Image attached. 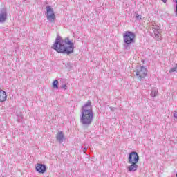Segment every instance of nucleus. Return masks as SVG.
<instances>
[{
    "label": "nucleus",
    "mask_w": 177,
    "mask_h": 177,
    "mask_svg": "<svg viewBox=\"0 0 177 177\" xmlns=\"http://www.w3.org/2000/svg\"><path fill=\"white\" fill-rule=\"evenodd\" d=\"M157 95H158V89H157L156 87L152 88L151 90V96L156 97Z\"/></svg>",
    "instance_id": "13"
},
{
    "label": "nucleus",
    "mask_w": 177,
    "mask_h": 177,
    "mask_svg": "<svg viewBox=\"0 0 177 177\" xmlns=\"http://www.w3.org/2000/svg\"><path fill=\"white\" fill-rule=\"evenodd\" d=\"M164 3H167V0H162Z\"/></svg>",
    "instance_id": "23"
},
{
    "label": "nucleus",
    "mask_w": 177,
    "mask_h": 177,
    "mask_svg": "<svg viewBox=\"0 0 177 177\" xmlns=\"http://www.w3.org/2000/svg\"><path fill=\"white\" fill-rule=\"evenodd\" d=\"M17 122H23V114L21 112H19V113H17Z\"/></svg>",
    "instance_id": "14"
},
{
    "label": "nucleus",
    "mask_w": 177,
    "mask_h": 177,
    "mask_svg": "<svg viewBox=\"0 0 177 177\" xmlns=\"http://www.w3.org/2000/svg\"><path fill=\"white\" fill-rule=\"evenodd\" d=\"M135 33L131 31H126L123 35L124 42L127 45H131V44H135Z\"/></svg>",
    "instance_id": "3"
},
{
    "label": "nucleus",
    "mask_w": 177,
    "mask_h": 177,
    "mask_svg": "<svg viewBox=\"0 0 177 177\" xmlns=\"http://www.w3.org/2000/svg\"><path fill=\"white\" fill-rule=\"evenodd\" d=\"M176 3H177V0H175Z\"/></svg>",
    "instance_id": "24"
},
{
    "label": "nucleus",
    "mask_w": 177,
    "mask_h": 177,
    "mask_svg": "<svg viewBox=\"0 0 177 177\" xmlns=\"http://www.w3.org/2000/svg\"><path fill=\"white\" fill-rule=\"evenodd\" d=\"M56 139L59 143L62 144L65 140L64 134H63V132L59 131L56 136Z\"/></svg>",
    "instance_id": "11"
},
{
    "label": "nucleus",
    "mask_w": 177,
    "mask_h": 177,
    "mask_svg": "<svg viewBox=\"0 0 177 177\" xmlns=\"http://www.w3.org/2000/svg\"><path fill=\"white\" fill-rule=\"evenodd\" d=\"M8 19V14L6 10L3 9L0 13V23H5Z\"/></svg>",
    "instance_id": "9"
},
{
    "label": "nucleus",
    "mask_w": 177,
    "mask_h": 177,
    "mask_svg": "<svg viewBox=\"0 0 177 177\" xmlns=\"http://www.w3.org/2000/svg\"><path fill=\"white\" fill-rule=\"evenodd\" d=\"M52 48L58 53H65V55L74 53V44L70 41L68 37L63 40L62 37L57 36Z\"/></svg>",
    "instance_id": "1"
},
{
    "label": "nucleus",
    "mask_w": 177,
    "mask_h": 177,
    "mask_svg": "<svg viewBox=\"0 0 177 177\" xmlns=\"http://www.w3.org/2000/svg\"><path fill=\"white\" fill-rule=\"evenodd\" d=\"M61 88L62 89H64V91H66L67 89V85L66 84H63L62 86H61Z\"/></svg>",
    "instance_id": "18"
},
{
    "label": "nucleus",
    "mask_w": 177,
    "mask_h": 177,
    "mask_svg": "<svg viewBox=\"0 0 177 177\" xmlns=\"http://www.w3.org/2000/svg\"><path fill=\"white\" fill-rule=\"evenodd\" d=\"M87 150H88V147H84L83 149V153H86Z\"/></svg>",
    "instance_id": "20"
},
{
    "label": "nucleus",
    "mask_w": 177,
    "mask_h": 177,
    "mask_svg": "<svg viewBox=\"0 0 177 177\" xmlns=\"http://www.w3.org/2000/svg\"><path fill=\"white\" fill-rule=\"evenodd\" d=\"M127 162L128 163L139 162V155L135 151L131 152L130 153H129Z\"/></svg>",
    "instance_id": "6"
},
{
    "label": "nucleus",
    "mask_w": 177,
    "mask_h": 177,
    "mask_svg": "<svg viewBox=\"0 0 177 177\" xmlns=\"http://www.w3.org/2000/svg\"><path fill=\"white\" fill-rule=\"evenodd\" d=\"M176 71V67L172 68L169 70V73H175Z\"/></svg>",
    "instance_id": "17"
},
{
    "label": "nucleus",
    "mask_w": 177,
    "mask_h": 177,
    "mask_svg": "<svg viewBox=\"0 0 177 177\" xmlns=\"http://www.w3.org/2000/svg\"><path fill=\"white\" fill-rule=\"evenodd\" d=\"M129 164H131V165H129L127 167L129 172H135L138 171V168L139 167V166L138 165V163H129Z\"/></svg>",
    "instance_id": "10"
},
{
    "label": "nucleus",
    "mask_w": 177,
    "mask_h": 177,
    "mask_svg": "<svg viewBox=\"0 0 177 177\" xmlns=\"http://www.w3.org/2000/svg\"><path fill=\"white\" fill-rule=\"evenodd\" d=\"M136 75L138 80H143L147 75V70L142 66H137L136 68Z\"/></svg>",
    "instance_id": "4"
},
{
    "label": "nucleus",
    "mask_w": 177,
    "mask_h": 177,
    "mask_svg": "<svg viewBox=\"0 0 177 177\" xmlns=\"http://www.w3.org/2000/svg\"><path fill=\"white\" fill-rule=\"evenodd\" d=\"M176 9L174 10L175 13H176V16H177V3H176Z\"/></svg>",
    "instance_id": "19"
},
{
    "label": "nucleus",
    "mask_w": 177,
    "mask_h": 177,
    "mask_svg": "<svg viewBox=\"0 0 177 177\" xmlns=\"http://www.w3.org/2000/svg\"><path fill=\"white\" fill-rule=\"evenodd\" d=\"M174 118H177V112H175V113H174Z\"/></svg>",
    "instance_id": "22"
},
{
    "label": "nucleus",
    "mask_w": 177,
    "mask_h": 177,
    "mask_svg": "<svg viewBox=\"0 0 177 177\" xmlns=\"http://www.w3.org/2000/svg\"><path fill=\"white\" fill-rule=\"evenodd\" d=\"M46 17L49 23H53L56 20V17L55 16V11L53 8L50 6L46 7Z\"/></svg>",
    "instance_id": "5"
},
{
    "label": "nucleus",
    "mask_w": 177,
    "mask_h": 177,
    "mask_svg": "<svg viewBox=\"0 0 177 177\" xmlns=\"http://www.w3.org/2000/svg\"><path fill=\"white\" fill-rule=\"evenodd\" d=\"M153 32L154 34V38L157 41H160L161 39V32L160 31V26H153L152 27Z\"/></svg>",
    "instance_id": "7"
},
{
    "label": "nucleus",
    "mask_w": 177,
    "mask_h": 177,
    "mask_svg": "<svg viewBox=\"0 0 177 177\" xmlns=\"http://www.w3.org/2000/svg\"><path fill=\"white\" fill-rule=\"evenodd\" d=\"M110 110H111V111H114L115 110V108L114 107H109Z\"/></svg>",
    "instance_id": "21"
},
{
    "label": "nucleus",
    "mask_w": 177,
    "mask_h": 177,
    "mask_svg": "<svg viewBox=\"0 0 177 177\" xmlns=\"http://www.w3.org/2000/svg\"><path fill=\"white\" fill-rule=\"evenodd\" d=\"M136 20H142V16L138 13L136 14Z\"/></svg>",
    "instance_id": "16"
},
{
    "label": "nucleus",
    "mask_w": 177,
    "mask_h": 177,
    "mask_svg": "<svg viewBox=\"0 0 177 177\" xmlns=\"http://www.w3.org/2000/svg\"><path fill=\"white\" fill-rule=\"evenodd\" d=\"M95 115L93 113V109L91 101L88 100L83 105L81 109V115L80 116V124L83 127L88 128L93 122Z\"/></svg>",
    "instance_id": "2"
},
{
    "label": "nucleus",
    "mask_w": 177,
    "mask_h": 177,
    "mask_svg": "<svg viewBox=\"0 0 177 177\" xmlns=\"http://www.w3.org/2000/svg\"><path fill=\"white\" fill-rule=\"evenodd\" d=\"M8 95H6V92L3 90H0V103H3L6 102Z\"/></svg>",
    "instance_id": "12"
},
{
    "label": "nucleus",
    "mask_w": 177,
    "mask_h": 177,
    "mask_svg": "<svg viewBox=\"0 0 177 177\" xmlns=\"http://www.w3.org/2000/svg\"><path fill=\"white\" fill-rule=\"evenodd\" d=\"M53 88L54 89H59V81L57 80H55L53 82Z\"/></svg>",
    "instance_id": "15"
},
{
    "label": "nucleus",
    "mask_w": 177,
    "mask_h": 177,
    "mask_svg": "<svg viewBox=\"0 0 177 177\" xmlns=\"http://www.w3.org/2000/svg\"><path fill=\"white\" fill-rule=\"evenodd\" d=\"M35 169L39 174H45L46 172V165L37 163L35 165Z\"/></svg>",
    "instance_id": "8"
}]
</instances>
